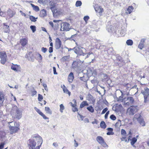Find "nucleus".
I'll return each mask as SVG.
<instances>
[{"mask_svg":"<svg viewBox=\"0 0 149 149\" xmlns=\"http://www.w3.org/2000/svg\"><path fill=\"white\" fill-rule=\"evenodd\" d=\"M15 123L14 121H13L12 122H10L9 123V128H10V127H12L11 125H12L13 126H14L15 125Z\"/></svg>","mask_w":149,"mask_h":149,"instance_id":"45","label":"nucleus"},{"mask_svg":"<svg viewBox=\"0 0 149 149\" xmlns=\"http://www.w3.org/2000/svg\"><path fill=\"white\" fill-rule=\"evenodd\" d=\"M53 52V48L52 47H49V52L50 53H51Z\"/></svg>","mask_w":149,"mask_h":149,"instance_id":"62","label":"nucleus"},{"mask_svg":"<svg viewBox=\"0 0 149 149\" xmlns=\"http://www.w3.org/2000/svg\"><path fill=\"white\" fill-rule=\"evenodd\" d=\"M70 25L67 22H63L61 24L60 30L62 31H68L70 29Z\"/></svg>","mask_w":149,"mask_h":149,"instance_id":"5","label":"nucleus"},{"mask_svg":"<svg viewBox=\"0 0 149 149\" xmlns=\"http://www.w3.org/2000/svg\"><path fill=\"white\" fill-rule=\"evenodd\" d=\"M121 135L124 136H126V133L125 131L123 129H122L121 130Z\"/></svg>","mask_w":149,"mask_h":149,"instance_id":"40","label":"nucleus"},{"mask_svg":"<svg viewBox=\"0 0 149 149\" xmlns=\"http://www.w3.org/2000/svg\"><path fill=\"white\" fill-rule=\"evenodd\" d=\"M36 141H37V145L41 146L42 143V139L41 136L38 135H35L32 136V138L29 140L27 142L29 149H33L35 148L36 145Z\"/></svg>","mask_w":149,"mask_h":149,"instance_id":"1","label":"nucleus"},{"mask_svg":"<svg viewBox=\"0 0 149 149\" xmlns=\"http://www.w3.org/2000/svg\"><path fill=\"white\" fill-rule=\"evenodd\" d=\"M5 143L4 142H2L0 145V149H2Z\"/></svg>","mask_w":149,"mask_h":149,"instance_id":"51","label":"nucleus"},{"mask_svg":"<svg viewBox=\"0 0 149 149\" xmlns=\"http://www.w3.org/2000/svg\"><path fill=\"white\" fill-rule=\"evenodd\" d=\"M20 43L23 47H24L28 43V40L26 38H22L20 40Z\"/></svg>","mask_w":149,"mask_h":149,"instance_id":"13","label":"nucleus"},{"mask_svg":"<svg viewBox=\"0 0 149 149\" xmlns=\"http://www.w3.org/2000/svg\"><path fill=\"white\" fill-rule=\"evenodd\" d=\"M47 15V12L46 10L43 9L40 12L39 15L42 17H44Z\"/></svg>","mask_w":149,"mask_h":149,"instance_id":"20","label":"nucleus"},{"mask_svg":"<svg viewBox=\"0 0 149 149\" xmlns=\"http://www.w3.org/2000/svg\"><path fill=\"white\" fill-rule=\"evenodd\" d=\"M37 55L38 58L40 60H42V57L41 54H38Z\"/></svg>","mask_w":149,"mask_h":149,"instance_id":"59","label":"nucleus"},{"mask_svg":"<svg viewBox=\"0 0 149 149\" xmlns=\"http://www.w3.org/2000/svg\"><path fill=\"white\" fill-rule=\"evenodd\" d=\"M138 107L137 106H131L127 110V111L130 115H133L137 111Z\"/></svg>","mask_w":149,"mask_h":149,"instance_id":"8","label":"nucleus"},{"mask_svg":"<svg viewBox=\"0 0 149 149\" xmlns=\"http://www.w3.org/2000/svg\"><path fill=\"white\" fill-rule=\"evenodd\" d=\"M81 64V61L80 60H77L73 62L72 67L74 69L76 68L79 67Z\"/></svg>","mask_w":149,"mask_h":149,"instance_id":"9","label":"nucleus"},{"mask_svg":"<svg viewBox=\"0 0 149 149\" xmlns=\"http://www.w3.org/2000/svg\"><path fill=\"white\" fill-rule=\"evenodd\" d=\"M74 146L75 147H77L78 146V143L77 142V141H76L75 140H74Z\"/></svg>","mask_w":149,"mask_h":149,"instance_id":"63","label":"nucleus"},{"mask_svg":"<svg viewBox=\"0 0 149 149\" xmlns=\"http://www.w3.org/2000/svg\"><path fill=\"white\" fill-rule=\"evenodd\" d=\"M90 57L91 58L92 62H93V60L95 59V57L93 53L92 52H89L87 55L86 58Z\"/></svg>","mask_w":149,"mask_h":149,"instance_id":"21","label":"nucleus"},{"mask_svg":"<svg viewBox=\"0 0 149 149\" xmlns=\"http://www.w3.org/2000/svg\"><path fill=\"white\" fill-rule=\"evenodd\" d=\"M69 58V56H65L62 58V60L64 61H67Z\"/></svg>","mask_w":149,"mask_h":149,"instance_id":"44","label":"nucleus"},{"mask_svg":"<svg viewBox=\"0 0 149 149\" xmlns=\"http://www.w3.org/2000/svg\"><path fill=\"white\" fill-rule=\"evenodd\" d=\"M120 92L121 93V95L119 97L117 101H124V98H123V93L121 91H120Z\"/></svg>","mask_w":149,"mask_h":149,"instance_id":"31","label":"nucleus"},{"mask_svg":"<svg viewBox=\"0 0 149 149\" xmlns=\"http://www.w3.org/2000/svg\"><path fill=\"white\" fill-rule=\"evenodd\" d=\"M146 40V39L143 38L141 40L140 42L138 45V48L141 49H142L144 46V42Z\"/></svg>","mask_w":149,"mask_h":149,"instance_id":"14","label":"nucleus"},{"mask_svg":"<svg viewBox=\"0 0 149 149\" xmlns=\"http://www.w3.org/2000/svg\"><path fill=\"white\" fill-rule=\"evenodd\" d=\"M60 111L62 113L64 109V107L62 104H61L60 105Z\"/></svg>","mask_w":149,"mask_h":149,"instance_id":"43","label":"nucleus"},{"mask_svg":"<svg viewBox=\"0 0 149 149\" xmlns=\"http://www.w3.org/2000/svg\"><path fill=\"white\" fill-rule=\"evenodd\" d=\"M126 42L128 45L131 46L132 45L133 43V41L131 40L130 39L127 40Z\"/></svg>","mask_w":149,"mask_h":149,"instance_id":"38","label":"nucleus"},{"mask_svg":"<svg viewBox=\"0 0 149 149\" xmlns=\"http://www.w3.org/2000/svg\"><path fill=\"white\" fill-rule=\"evenodd\" d=\"M72 111L73 112H75L78 111V109L77 108L75 107H73L72 109Z\"/></svg>","mask_w":149,"mask_h":149,"instance_id":"61","label":"nucleus"},{"mask_svg":"<svg viewBox=\"0 0 149 149\" xmlns=\"http://www.w3.org/2000/svg\"><path fill=\"white\" fill-rule=\"evenodd\" d=\"M29 19L32 22H35L36 21V19H37V17L36 18L35 17H33V16L30 15L29 16Z\"/></svg>","mask_w":149,"mask_h":149,"instance_id":"36","label":"nucleus"},{"mask_svg":"<svg viewBox=\"0 0 149 149\" xmlns=\"http://www.w3.org/2000/svg\"><path fill=\"white\" fill-rule=\"evenodd\" d=\"M89 17L88 16H86L84 17V19L85 21V22L86 23L87 21H88V19H89Z\"/></svg>","mask_w":149,"mask_h":149,"instance_id":"49","label":"nucleus"},{"mask_svg":"<svg viewBox=\"0 0 149 149\" xmlns=\"http://www.w3.org/2000/svg\"><path fill=\"white\" fill-rule=\"evenodd\" d=\"M141 93L144 96V102L146 103L149 102V89L146 87L144 90L141 91Z\"/></svg>","mask_w":149,"mask_h":149,"instance_id":"2","label":"nucleus"},{"mask_svg":"<svg viewBox=\"0 0 149 149\" xmlns=\"http://www.w3.org/2000/svg\"><path fill=\"white\" fill-rule=\"evenodd\" d=\"M74 79V76L73 73L71 72L69 74L68 77V80L69 82L71 83L73 81Z\"/></svg>","mask_w":149,"mask_h":149,"instance_id":"15","label":"nucleus"},{"mask_svg":"<svg viewBox=\"0 0 149 149\" xmlns=\"http://www.w3.org/2000/svg\"><path fill=\"white\" fill-rule=\"evenodd\" d=\"M82 5V2L80 1H76L75 4V6L77 7L81 6Z\"/></svg>","mask_w":149,"mask_h":149,"instance_id":"39","label":"nucleus"},{"mask_svg":"<svg viewBox=\"0 0 149 149\" xmlns=\"http://www.w3.org/2000/svg\"><path fill=\"white\" fill-rule=\"evenodd\" d=\"M45 110L47 113L49 114H52V111L49 107H45Z\"/></svg>","mask_w":149,"mask_h":149,"instance_id":"33","label":"nucleus"},{"mask_svg":"<svg viewBox=\"0 0 149 149\" xmlns=\"http://www.w3.org/2000/svg\"><path fill=\"white\" fill-rule=\"evenodd\" d=\"M139 117H140L138 118L137 121L142 126H145V123L144 121L142 116H139Z\"/></svg>","mask_w":149,"mask_h":149,"instance_id":"16","label":"nucleus"},{"mask_svg":"<svg viewBox=\"0 0 149 149\" xmlns=\"http://www.w3.org/2000/svg\"><path fill=\"white\" fill-rule=\"evenodd\" d=\"M87 109L91 113H93L94 111V109L91 106L87 107Z\"/></svg>","mask_w":149,"mask_h":149,"instance_id":"37","label":"nucleus"},{"mask_svg":"<svg viewBox=\"0 0 149 149\" xmlns=\"http://www.w3.org/2000/svg\"><path fill=\"white\" fill-rule=\"evenodd\" d=\"M108 110V109L107 108H105L104 109L102 113L101 114H104Z\"/></svg>","mask_w":149,"mask_h":149,"instance_id":"54","label":"nucleus"},{"mask_svg":"<svg viewBox=\"0 0 149 149\" xmlns=\"http://www.w3.org/2000/svg\"><path fill=\"white\" fill-rule=\"evenodd\" d=\"M93 77H95L97 74V72L96 70H93Z\"/></svg>","mask_w":149,"mask_h":149,"instance_id":"57","label":"nucleus"},{"mask_svg":"<svg viewBox=\"0 0 149 149\" xmlns=\"http://www.w3.org/2000/svg\"><path fill=\"white\" fill-rule=\"evenodd\" d=\"M100 126L101 128L103 129H105L107 127V125L104 121H102L100 124Z\"/></svg>","mask_w":149,"mask_h":149,"instance_id":"30","label":"nucleus"},{"mask_svg":"<svg viewBox=\"0 0 149 149\" xmlns=\"http://www.w3.org/2000/svg\"><path fill=\"white\" fill-rule=\"evenodd\" d=\"M7 13L9 17L11 18L15 15V13L9 9L7 11Z\"/></svg>","mask_w":149,"mask_h":149,"instance_id":"23","label":"nucleus"},{"mask_svg":"<svg viewBox=\"0 0 149 149\" xmlns=\"http://www.w3.org/2000/svg\"><path fill=\"white\" fill-rule=\"evenodd\" d=\"M134 99L131 97H127L124 98V104L127 106L132 105L133 103Z\"/></svg>","mask_w":149,"mask_h":149,"instance_id":"4","label":"nucleus"},{"mask_svg":"<svg viewBox=\"0 0 149 149\" xmlns=\"http://www.w3.org/2000/svg\"><path fill=\"white\" fill-rule=\"evenodd\" d=\"M49 5L50 6H51V7L54 8L55 7V4L53 1H50Z\"/></svg>","mask_w":149,"mask_h":149,"instance_id":"46","label":"nucleus"},{"mask_svg":"<svg viewBox=\"0 0 149 149\" xmlns=\"http://www.w3.org/2000/svg\"><path fill=\"white\" fill-rule=\"evenodd\" d=\"M54 71V74H57V73L56 72V68L55 67H53Z\"/></svg>","mask_w":149,"mask_h":149,"instance_id":"56","label":"nucleus"},{"mask_svg":"<svg viewBox=\"0 0 149 149\" xmlns=\"http://www.w3.org/2000/svg\"><path fill=\"white\" fill-rule=\"evenodd\" d=\"M47 49L46 48L42 47L41 48V51L43 53H45L47 51Z\"/></svg>","mask_w":149,"mask_h":149,"instance_id":"50","label":"nucleus"},{"mask_svg":"<svg viewBox=\"0 0 149 149\" xmlns=\"http://www.w3.org/2000/svg\"><path fill=\"white\" fill-rule=\"evenodd\" d=\"M85 51L86 49L80 46H78L75 48L74 50V52L77 54L83 56H84L86 54V53L85 54L84 52Z\"/></svg>","mask_w":149,"mask_h":149,"instance_id":"3","label":"nucleus"},{"mask_svg":"<svg viewBox=\"0 0 149 149\" xmlns=\"http://www.w3.org/2000/svg\"><path fill=\"white\" fill-rule=\"evenodd\" d=\"M7 55L4 51L0 52V58H1V63L4 64L6 61Z\"/></svg>","mask_w":149,"mask_h":149,"instance_id":"7","label":"nucleus"},{"mask_svg":"<svg viewBox=\"0 0 149 149\" xmlns=\"http://www.w3.org/2000/svg\"><path fill=\"white\" fill-rule=\"evenodd\" d=\"M4 100V95L1 92H0V107L3 105Z\"/></svg>","mask_w":149,"mask_h":149,"instance_id":"17","label":"nucleus"},{"mask_svg":"<svg viewBox=\"0 0 149 149\" xmlns=\"http://www.w3.org/2000/svg\"><path fill=\"white\" fill-rule=\"evenodd\" d=\"M22 114V112L19 109L12 115L14 116L15 118L19 119L21 118Z\"/></svg>","mask_w":149,"mask_h":149,"instance_id":"10","label":"nucleus"},{"mask_svg":"<svg viewBox=\"0 0 149 149\" xmlns=\"http://www.w3.org/2000/svg\"><path fill=\"white\" fill-rule=\"evenodd\" d=\"M110 118L113 120H115L116 119V116L113 114L111 115L110 117Z\"/></svg>","mask_w":149,"mask_h":149,"instance_id":"47","label":"nucleus"},{"mask_svg":"<svg viewBox=\"0 0 149 149\" xmlns=\"http://www.w3.org/2000/svg\"><path fill=\"white\" fill-rule=\"evenodd\" d=\"M50 9L51 10L54 16H56L58 14L57 10L56 9L55 7L53 8L50 7Z\"/></svg>","mask_w":149,"mask_h":149,"instance_id":"25","label":"nucleus"},{"mask_svg":"<svg viewBox=\"0 0 149 149\" xmlns=\"http://www.w3.org/2000/svg\"><path fill=\"white\" fill-rule=\"evenodd\" d=\"M18 109H19L18 108L17 106L15 105H13L10 111L11 114L12 115L13 113L14 114L15 112Z\"/></svg>","mask_w":149,"mask_h":149,"instance_id":"18","label":"nucleus"},{"mask_svg":"<svg viewBox=\"0 0 149 149\" xmlns=\"http://www.w3.org/2000/svg\"><path fill=\"white\" fill-rule=\"evenodd\" d=\"M11 69L15 71H17V68L16 67V66H14V65L12 66L11 67Z\"/></svg>","mask_w":149,"mask_h":149,"instance_id":"52","label":"nucleus"},{"mask_svg":"<svg viewBox=\"0 0 149 149\" xmlns=\"http://www.w3.org/2000/svg\"><path fill=\"white\" fill-rule=\"evenodd\" d=\"M37 91L35 90H34L33 91H32L31 92V95L32 96H33L35 95H36L37 94Z\"/></svg>","mask_w":149,"mask_h":149,"instance_id":"55","label":"nucleus"},{"mask_svg":"<svg viewBox=\"0 0 149 149\" xmlns=\"http://www.w3.org/2000/svg\"><path fill=\"white\" fill-rule=\"evenodd\" d=\"M61 40L59 38H57L56 40L55 48L56 49H59L61 47Z\"/></svg>","mask_w":149,"mask_h":149,"instance_id":"11","label":"nucleus"},{"mask_svg":"<svg viewBox=\"0 0 149 149\" xmlns=\"http://www.w3.org/2000/svg\"><path fill=\"white\" fill-rule=\"evenodd\" d=\"M48 2V0H38V2L40 4H45Z\"/></svg>","mask_w":149,"mask_h":149,"instance_id":"32","label":"nucleus"},{"mask_svg":"<svg viewBox=\"0 0 149 149\" xmlns=\"http://www.w3.org/2000/svg\"><path fill=\"white\" fill-rule=\"evenodd\" d=\"M88 104L87 103L86 101H84L82 102L81 104L80 107L82 108L86 106H88Z\"/></svg>","mask_w":149,"mask_h":149,"instance_id":"27","label":"nucleus"},{"mask_svg":"<svg viewBox=\"0 0 149 149\" xmlns=\"http://www.w3.org/2000/svg\"><path fill=\"white\" fill-rule=\"evenodd\" d=\"M4 26L3 27V30L4 32L8 33L10 31L9 26L8 25H6V23H4L3 24Z\"/></svg>","mask_w":149,"mask_h":149,"instance_id":"19","label":"nucleus"},{"mask_svg":"<svg viewBox=\"0 0 149 149\" xmlns=\"http://www.w3.org/2000/svg\"><path fill=\"white\" fill-rule=\"evenodd\" d=\"M30 28L33 33H34L36 31V27L35 26H31Z\"/></svg>","mask_w":149,"mask_h":149,"instance_id":"41","label":"nucleus"},{"mask_svg":"<svg viewBox=\"0 0 149 149\" xmlns=\"http://www.w3.org/2000/svg\"><path fill=\"white\" fill-rule=\"evenodd\" d=\"M118 121L116 123L115 126L116 128H119L121 125V120H118Z\"/></svg>","mask_w":149,"mask_h":149,"instance_id":"29","label":"nucleus"},{"mask_svg":"<svg viewBox=\"0 0 149 149\" xmlns=\"http://www.w3.org/2000/svg\"><path fill=\"white\" fill-rule=\"evenodd\" d=\"M43 96L42 95L40 94L38 95V99L39 101H41L43 99Z\"/></svg>","mask_w":149,"mask_h":149,"instance_id":"48","label":"nucleus"},{"mask_svg":"<svg viewBox=\"0 0 149 149\" xmlns=\"http://www.w3.org/2000/svg\"><path fill=\"white\" fill-rule=\"evenodd\" d=\"M95 6H94V5H93V6H94L96 11L97 12L99 13H102L103 12V9L102 8H101L100 6H99L98 7V9H97V7H95Z\"/></svg>","mask_w":149,"mask_h":149,"instance_id":"22","label":"nucleus"},{"mask_svg":"<svg viewBox=\"0 0 149 149\" xmlns=\"http://www.w3.org/2000/svg\"><path fill=\"white\" fill-rule=\"evenodd\" d=\"M44 119H48L49 118L47 117L43 113L40 115Z\"/></svg>","mask_w":149,"mask_h":149,"instance_id":"53","label":"nucleus"},{"mask_svg":"<svg viewBox=\"0 0 149 149\" xmlns=\"http://www.w3.org/2000/svg\"><path fill=\"white\" fill-rule=\"evenodd\" d=\"M137 140V139H136L135 137H133L131 140V145L134 147L135 146L134 145V144L136 142Z\"/></svg>","mask_w":149,"mask_h":149,"instance_id":"28","label":"nucleus"},{"mask_svg":"<svg viewBox=\"0 0 149 149\" xmlns=\"http://www.w3.org/2000/svg\"><path fill=\"white\" fill-rule=\"evenodd\" d=\"M109 111H108L106 112V113L105 114V116H104V118H105V119H107V118L108 115L109 114Z\"/></svg>","mask_w":149,"mask_h":149,"instance_id":"64","label":"nucleus"},{"mask_svg":"<svg viewBox=\"0 0 149 149\" xmlns=\"http://www.w3.org/2000/svg\"><path fill=\"white\" fill-rule=\"evenodd\" d=\"M87 74L88 77H91L93 75V70L91 68L88 69L87 70Z\"/></svg>","mask_w":149,"mask_h":149,"instance_id":"26","label":"nucleus"},{"mask_svg":"<svg viewBox=\"0 0 149 149\" xmlns=\"http://www.w3.org/2000/svg\"><path fill=\"white\" fill-rule=\"evenodd\" d=\"M96 140L104 148H108V145L104 141V139L102 136H97L96 138Z\"/></svg>","mask_w":149,"mask_h":149,"instance_id":"6","label":"nucleus"},{"mask_svg":"<svg viewBox=\"0 0 149 149\" xmlns=\"http://www.w3.org/2000/svg\"><path fill=\"white\" fill-rule=\"evenodd\" d=\"M133 9V7L132 6H130L127 8L126 13L127 14H130Z\"/></svg>","mask_w":149,"mask_h":149,"instance_id":"24","label":"nucleus"},{"mask_svg":"<svg viewBox=\"0 0 149 149\" xmlns=\"http://www.w3.org/2000/svg\"><path fill=\"white\" fill-rule=\"evenodd\" d=\"M73 101H74V104H73V105H72L71 106L73 107H75L76 106V101L75 99H73Z\"/></svg>","mask_w":149,"mask_h":149,"instance_id":"58","label":"nucleus"},{"mask_svg":"<svg viewBox=\"0 0 149 149\" xmlns=\"http://www.w3.org/2000/svg\"><path fill=\"white\" fill-rule=\"evenodd\" d=\"M64 88H63V90L64 93H65L66 94H68L69 96L70 95V92L68 90L65 88V86L64 85Z\"/></svg>","mask_w":149,"mask_h":149,"instance_id":"35","label":"nucleus"},{"mask_svg":"<svg viewBox=\"0 0 149 149\" xmlns=\"http://www.w3.org/2000/svg\"><path fill=\"white\" fill-rule=\"evenodd\" d=\"M139 116H141L139 114H136L134 116V118L137 119V120L138 118H139Z\"/></svg>","mask_w":149,"mask_h":149,"instance_id":"60","label":"nucleus"},{"mask_svg":"<svg viewBox=\"0 0 149 149\" xmlns=\"http://www.w3.org/2000/svg\"><path fill=\"white\" fill-rule=\"evenodd\" d=\"M11 126L12 127L9 128L10 131V133L11 134H13V133L17 132L19 129V128L16 127L15 126H13L12 125Z\"/></svg>","mask_w":149,"mask_h":149,"instance_id":"12","label":"nucleus"},{"mask_svg":"<svg viewBox=\"0 0 149 149\" xmlns=\"http://www.w3.org/2000/svg\"><path fill=\"white\" fill-rule=\"evenodd\" d=\"M34 108L36 112L40 115L42 113L39 109H38L36 107H35Z\"/></svg>","mask_w":149,"mask_h":149,"instance_id":"42","label":"nucleus"},{"mask_svg":"<svg viewBox=\"0 0 149 149\" xmlns=\"http://www.w3.org/2000/svg\"><path fill=\"white\" fill-rule=\"evenodd\" d=\"M32 7L33 8V9L36 11H38L39 10L38 7L36 6H35L33 4H31Z\"/></svg>","mask_w":149,"mask_h":149,"instance_id":"34","label":"nucleus"}]
</instances>
